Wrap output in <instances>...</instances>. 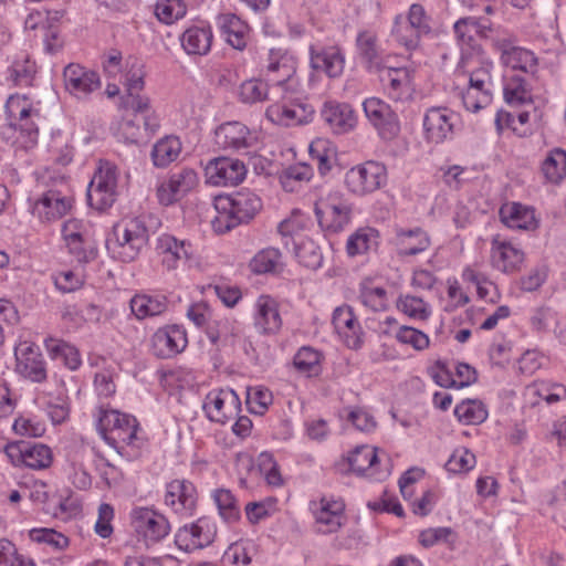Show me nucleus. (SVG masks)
<instances>
[{"instance_id":"obj_56","label":"nucleus","mask_w":566,"mask_h":566,"mask_svg":"<svg viewBox=\"0 0 566 566\" xmlns=\"http://www.w3.org/2000/svg\"><path fill=\"white\" fill-rule=\"evenodd\" d=\"M396 338L399 343L410 345L417 350H423L430 344L427 334L406 325L399 327L396 333Z\"/></svg>"},{"instance_id":"obj_22","label":"nucleus","mask_w":566,"mask_h":566,"mask_svg":"<svg viewBox=\"0 0 566 566\" xmlns=\"http://www.w3.org/2000/svg\"><path fill=\"white\" fill-rule=\"evenodd\" d=\"M525 403L535 407L541 400L553 405L566 399V387L549 379L535 380L526 386L524 391Z\"/></svg>"},{"instance_id":"obj_61","label":"nucleus","mask_w":566,"mask_h":566,"mask_svg":"<svg viewBox=\"0 0 566 566\" xmlns=\"http://www.w3.org/2000/svg\"><path fill=\"white\" fill-rule=\"evenodd\" d=\"M34 72V64L27 56H22L21 60L12 63L10 77L17 85L28 86L31 84Z\"/></svg>"},{"instance_id":"obj_15","label":"nucleus","mask_w":566,"mask_h":566,"mask_svg":"<svg viewBox=\"0 0 566 566\" xmlns=\"http://www.w3.org/2000/svg\"><path fill=\"white\" fill-rule=\"evenodd\" d=\"M186 332L174 325L159 328L151 336V352L158 358H171L187 346Z\"/></svg>"},{"instance_id":"obj_51","label":"nucleus","mask_w":566,"mask_h":566,"mask_svg":"<svg viewBox=\"0 0 566 566\" xmlns=\"http://www.w3.org/2000/svg\"><path fill=\"white\" fill-rule=\"evenodd\" d=\"M66 247L72 255L81 263H87L97 255L95 243L91 234L84 235L78 240L66 241Z\"/></svg>"},{"instance_id":"obj_48","label":"nucleus","mask_w":566,"mask_h":566,"mask_svg":"<svg viewBox=\"0 0 566 566\" xmlns=\"http://www.w3.org/2000/svg\"><path fill=\"white\" fill-rule=\"evenodd\" d=\"M126 86L128 96H133V93H139L144 88V77L146 72L144 70V63L137 59L129 56L126 61Z\"/></svg>"},{"instance_id":"obj_43","label":"nucleus","mask_w":566,"mask_h":566,"mask_svg":"<svg viewBox=\"0 0 566 566\" xmlns=\"http://www.w3.org/2000/svg\"><path fill=\"white\" fill-rule=\"evenodd\" d=\"M376 449L369 446L357 447L348 458V463L353 472L357 474L365 473L377 462Z\"/></svg>"},{"instance_id":"obj_49","label":"nucleus","mask_w":566,"mask_h":566,"mask_svg":"<svg viewBox=\"0 0 566 566\" xmlns=\"http://www.w3.org/2000/svg\"><path fill=\"white\" fill-rule=\"evenodd\" d=\"M180 154L181 144H154L150 157L155 167L166 168L176 161Z\"/></svg>"},{"instance_id":"obj_8","label":"nucleus","mask_w":566,"mask_h":566,"mask_svg":"<svg viewBox=\"0 0 566 566\" xmlns=\"http://www.w3.org/2000/svg\"><path fill=\"white\" fill-rule=\"evenodd\" d=\"M363 108L366 117L382 139L391 140L398 137L400 122L398 115L387 103L377 97H369L363 102Z\"/></svg>"},{"instance_id":"obj_62","label":"nucleus","mask_w":566,"mask_h":566,"mask_svg":"<svg viewBox=\"0 0 566 566\" xmlns=\"http://www.w3.org/2000/svg\"><path fill=\"white\" fill-rule=\"evenodd\" d=\"M29 535L33 542L46 543L57 549H63L69 545L67 537L53 528H33Z\"/></svg>"},{"instance_id":"obj_41","label":"nucleus","mask_w":566,"mask_h":566,"mask_svg":"<svg viewBox=\"0 0 566 566\" xmlns=\"http://www.w3.org/2000/svg\"><path fill=\"white\" fill-rule=\"evenodd\" d=\"M378 232L371 228L359 229L347 241V253L352 256L365 253L377 245Z\"/></svg>"},{"instance_id":"obj_45","label":"nucleus","mask_w":566,"mask_h":566,"mask_svg":"<svg viewBox=\"0 0 566 566\" xmlns=\"http://www.w3.org/2000/svg\"><path fill=\"white\" fill-rule=\"evenodd\" d=\"M397 307L410 318L426 321L430 316L428 304L420 297L401 295L397 301Z\"/></svg>"},{"instance_id":"obj_17","label":"nucleus","mask_w":566,"mask_h":566,"mask_svg":"<svg viewBox=\"0 0 566 566\" xmlns=\"http://www.w3.org/2000/svg\"><path fill=\"white\" fill-rule=\"evenodd\" d=\"M314 111L301 103H275L268 107L265 115L272 123L281 126H296L311 120Z\"/></svg>"},{"instance_id":"obj_60","label":"nucleus","mask_w":566,"mask_h":566,"mask_svg":"<svg viewBox=\"0 0 566 566\" xmlns=\"http://www.w3.org/2000/svg\"><path fill=\"white\" fill-rule=\"evenodd\" d=\"M530 118V115L527 112H521L516 116L499 111L497 112V129H503L504 127L511 128L513 132L516 133L517 137H525L526 136V128L518 129L517 124L522 127L527 124Z\"/></svg>"},{"instance_id":"obj_30","label":"nucleus","mask_w":566,"mask_h":566,"mask_svg":"<svg viewBox=\"0 0 566 566\" xmlns=\"http://www.w3.org/2000/svg\"><path fill=\"white\" fill-rule=\"evenodd\" d=\"M379 80L388 92V95L398 101L401 98L402 91L409 85V72L405 67H388L385 64L376 70Z\"/></svg>"},{"instance_id":"obj_54","label":"nucleus","mask_w":566,"mask_h":566,"mask_svg":"<svg viewBox=\"0 0 566 566\" xmlns=\"http://www.w3.org/2000/svg\"><path fill=\"white\" fill-rule=\"evenodd\" d=\"M10 117L17 118L19 123L28 118L40 117L39 111L32 109L25 96L11 95L6 104Z\"/></svg>"},{"instance_id":"obj_40","label":"nucleus","mask_w":566,"mask_h":566,"mask_svg":"<svg viewBox=\"0 0 566 566\" xmlns=\"http://www.w3.org/2000/svg\"><path fill=\"white\" fill-rule=\"evenodd\" d=\"M295 254L300 263L311 270L322 265L323 255L319 247L310 238H304L295 243Z\"/></svg>"},{"instance_id":"obj_42","label":"nucleus","mask_w":566,"mask_h":566,"mask_svg":"<svg viewBox=\"0 0 566 566\" xmlns=\"http://www.w3.org/2000/svg\"><path fill=\"white\" fill-rule=\"evenodd\" d=\"M24 451V465L31 469L41 470L51 465L53 457L51 449L41 443H27Z\"/></svg>"},{"instance_id":"obj_57","label":"nucleus","mask_w":566,"mask_h":566,"mask_svg":"<svg viewBox=\"0 0 566 566\" xmlns=\"http://www.w3.org/2000/svg\"><path fill=\"white\" fill-rule=\"evenodd\" d=\"M454 415L460 421L468 424L481 423L486 418V411L474 401H462L454 409Z\"/></svg>"},{"instance_id":"obj_39","label":"nucleus","mask_w":566,"mask_h":566,"mask_svg":"<svg viewBox=\"0 0 566 566\" xmlns=\"http://www.w3.org/2000/svg\"><path fill=\"white\" fill-rule=\"evenodd\" d=\"M497 269H501L505 273L517 271L524 260V253L512 243H497Z\"/></svg>"},{"instance_id":"obj_10","label":"nucleus","mask_w":566,"mask_h":566,"mask_svg":"<svg viewBox=\"0 0 566 566\" xmlns=\"http://www.w3.org/2000/svg\"><path fill=\"white\" fill-rule=\"evenodd\" d=\"M203 410L211 421L226 423L238 417L241 401L231 389L214 390L207 395Z\"/></svg>"},{"instance_id":"obj_26","label":"nucleus","mask_w":566,"mask_h":566,"mask_svg":"<svg viewBox=\"0 0 566 566\" xmlns=\"http://www.w3.org/2000/svg\"><path fill=\"white\" fill-rule=\"evenodd\" d=\"M423 127L430 142H443L452 137L453 125L444 108H430L424 115Z\"/></svg>"},{"instance_id":"obj_59","label":"nucleus","mask_w":566,"mask_h":566,"mask_svg":"<svg viewBox=\"0 0 566 566\" xmlns=\"http://www.w3.org/2000/svg\"><path fill=\"white\" fill-rule=\"evenodd\" d=\"M249 129L239 122H228L216 129V137L221 142H247Z\"/></svg>"},{"instance_id":"obj_33","label":"nucleus","mask_w":566,"mask_h":566,"mask_svg":"<svg viewBox=\"0 0 566 566\" xmlns=\"http://www.w3.org/2000/svg\"><path fill=\"white\" fill-rule=\"evenodd\" d=\"M44 345L53 359H61L71 370L77 369L81 365L80 353L73 345L52 337L46 338Z\"/></svg>"},{"instance_id":"obj_32","label":"nucleus","mask_w":566,"mask_h":566,"mask_svg":"<svg viewBox=\"0 0 566 566\" xmlns=\"http://www.w3.org/2000/svg\"><path fill=\"white\" fill-rule=\"evenodd\" d=\"M376 41V36L368 31L360 32L356 40L359 56L370 72L380 69L385 64L378 52Z\"/></svg>"},{"instance_id":"obj_47","label":"nucleus","mask_w":566,"mask_h":566,"mask_svg":"<svg viewBox=\"0 0 566 566\" xmlns=\"http://www.w3.org/2000/svg\"><path fill=\"white\" fill-rule=\"evenodd\" d=\"M281 253L275 248H266L254 255L250 262V269L253 273L264 274L273 272L279 264Z\"/></svg>"},{"instance_id":"obj_53","label":"nucleus","mask_w":566,"mask_h":566,"mask_svg":"<svg viewBox=\"0 0 566 566\" xmlns=\"http://www.w3.org/2000/svg\"><path fill=\"white\" fill-rule=\"evenodd\" d=\"M155 12L159 21L170 24L186 15L187 6L184 0H167L157 3Z\"/></svg>"},{"instance_id":"obj_2","label":"nucleus","mask_w":566,"mask_h":566,"mask_svg":"<svg viewBox=\"0 0 566 566\" xmlns=\"http://www.w3.org/2000/svg\"><path fill=\"white\" fill-rule=\"evenodd\" d=\"M149 239L148 229L139 218L124 220L113 228V238L107 240L112 255L123 262L134 261Z\"/></svg>"},{"instance_id":"obj_5","label":"nucleus","mask_w":566,"mask_h":566,"mask_svg":"<svg viewBox=\"0 0 566 566\" xmlns=\"http://www.w3.org/2000/svg\"><path fill=\"white\" fill-rule=\"evenodd\" d=\"M116 166L107 160H99L98 168L88 185V205L99 211L112 207L116 200Z\"/></svg>"},{"instance_id":"obj_9","label":"nucleus","mask_w":566,"mask_h":566,"mask_svg":"<svg viewBox=\"0 0 566 566\" xmlns=\"http://www.w3.org/2000/svg\"><path fill=\"white\" fill-rule=\"evenodd\" d=\"M216 535L214 523L208 517H200L197 522L180 527L175 535V543L180 549L192 552L209 546Z\"/></svg>"},{"instance_id":"obj_19","label":"nucleus","mask_w":566,"mask_h":566,"mask_svg":"<svg viewBox=\"0 0 566 566\" xmlns=\"http://www.w3.org/2000/svg\"><path fill=\"white\" fill-rule=\"evenodd\" d=\"M73 199L57 190H48L32 207V213L42 221H53L62 218L72 208Z\"/></svg>"},{"instance_id":"obj_35","label":"nucleus","mask_w":566,"mask_h":566,"mask_svg":"<svg viewBox=\"0 0 566 566\" xmlns=\"http://www.w3.org/2000/svg\"><path fill=\"white\" fill-rule=\"evenodd\" d=\"M167 308V302L164 296L135 295L130 300L132 313L138 318L157 316Z\"/></svg>"},{"instance_id":"obj_4","label":"nucleus","mask_w":566,"mask_h":566,"mask_svg":"<svg viewBox=\"0 0 566 566\" xmlns=\"http://www.w3.org/2000/svg\"><path fill=\"white\" fill-rule=\"evenodd\" d=\"M296 65L287 55H276L271 52L265 65V76L270 82L271 94L286 99L296 92L300 83L295 77Z\"/></svg>"},{"instance_id":"obj_64","label":"nucleus","mask_w":566,"mask_h":566,"mask_svg":"<svg viewBox=\"0 0 566 566\" xmlns=\"http://www.w3.org/2000/svg\"><path fill=\"white\" fill-rule=\"evenodd\" d=\"M259 467L265 474V480L269 485L280 486L283 483L281 473L276 463L273 460L272 454L263 452L259 455Z\"/></svg>"},{"instance_id":"obj_52","label":"nucleus","mask_w":566,"mask_h":566,"mask_svg":"<svg viewBox=\"0 0 566 566\" xmlns=\"http://www.w3.org/2000/svg\"><path fill=\"white\" fill-rule=\"evenodd\" d=\"M270 85L259 80H249L239 87V97L243 103L262 102L268 97Z\"/></svg>"},{"instance_id":"obj_63","label":"nucleus","mask_w":566,"mask_h":566,"mask_svg":"<svg viewBox=\"0 0 566 566\" xmlns=\"http://www.w3.org/2000/svg\"><path fill=\"white\" fill-rule=\"evenodd\" d=\"M359 298L365 306L375 312L387 307V292L382 287H363Z\"/></svg>"},{"instance_id":"obj_31","label":"nucleus","mask_w":566,"mask_h":566,"mask_svg":"<svg viewBox=\"0 0 566 566\" xmlns=\"http://www.w3.org/2000/svg\"><path fill=\"white\" fill-rule=\"evenodd\" d=\"M321 509L316 513V523L319 532L324 534L334 533L340 528L344 521V504L339 501H321Z\"/></svg>"},{"instance_id":"obj_24","label":"nucleus","mask_w":566,"mask_h":566,"mask_svg":"<svg viewBox=\"0 0 566 566\" xmlns=\"http://www.w3.org/2000/svg\"><path fill=\"white\" fill-rule=\"evenodd\" d=\"M165 503L176 513L191 512L196 505V490L192 483L174 480L167 484Z\"/></svg>"},{"instance_id":"obj_21","label":"nucleus","mask_w":566,"mask_h":566,"mask_svg":"<svg viewBox=\"0 0 566 566\" xmlns=\"http://www.w3.org/2000/svg\"><path fill=\"white\" fill-rule=\"evenodd\" d=\"M332 323L348 348L358 349L361 346L363 332L352 307H337L333 313Z\"/></svg>"},{"instance_id":"obj_18","label":"nucleus","mask_w":566,"mask_h":566,"mask_svg":"<svg viewBox=\"0 0 566 566\" xmlns=\"http://www.w3.org/2000/svg\"><path fill=\"white\" fill-rule=\"evenodd\" d=\"M321 115L337 135L349 133L357 125V115L352 105L347 103L325 102Z\"/></svg>"},{"instance_id":"obj_6","label":"nucleus","mask_w":566,"mask_h":566,"mask_svg":"<svg viewBox=\"0 0 566 566\" xmlns=\"http://www.w3.org/2000/svg\"><path fill=\"white\" fill-rule=\"evenodd\" d=\"M386 167L377 161H366L347 171L345 182L356 195L376 191L386 184Z\"/></svg>"},{"instance_id":"obj_16","label":"nucleus","mask_w":566,"mask_h":566,"mask_svg":"<svg viewBox=\"0 0 566 566\" xmlns=\"http://www.w3.org/2000/svg\"><path fill=\"white\" fill-rule=\"evenodd\" d=\"M501 222L509 229L536 231L539 227V219L535 209L520 202H505L499 210Z\"/></svg>"},{"instance_id":"obj_7","label":"nucleus","mask_w":566,"mask_h":566,"mask_svg":"<svg viewBox=\"0 0 566 566\" xmlns=\"http://www.w3.org/2000/svg\"><path fill=\"white\" fill-rule=\"evenodd\" d=\"M132 525L146 546L154 545L166 537L170 531L167 518L148 507H136L130 513Z\"/></svg>"},{"instance_id":"obj_11","label":"nucleus","mask_w":566,"mask_h":566,"mask_svg":"<svg viewBox=\"0 0 566 566\" xmlns=\"http://www.w3.org/2000/svg\"><path fill=\"white\" fill-rule=\"evenodd\" d=\"M245 175V165L237 158H214L206 167L207 182L212 186H237L243 181Z\"/></svg>"},{"instance_id":"obj_23","label":"nucleus","mask_w":566,"mask_h":566,"mask_svg":"<svg viewBox=\"0 0 566 566\" xmlns=\"http://www.w3.org/2000/svg\"><path fill=\"white\" fill-rule=\"evenodd\" d=\"M65 87L74 95H87L99 87V76L80 64L71 63L63 72Z\"/></svg>"},{"instance_id":"obj_34","label":"nucleus","mask_w":566,"mask_h":566,"mask_svg":"<svg viewBox=\"0 0 566 566\" xmlns=\"http://www.w3.org/2000/svg\"><path fill=\"white\" fill-rule=\"evenodd\" d=\"M219 21L221 32L227 36L228 43L237 50H243L245 48L247 24L235 14H223L219 18Z\"/></svg>"},{"instance_id":"obj_1","label":"nucleus","mask_w":566,"mask_h":566,"mask_svg":"<svg viewBox=\"0 0 566 566\" xmlns=\"http://www.w3.org/2000/svg\"><path fill=\"white\" fill-rule=\"evenodd\" d=\"M261 208L260 197L248 189L221 197L216 203L218 213L211 221L212 229L216 233H226L239 224L250 222Z\"/></svg>"},{"instance_id":"obj_37","label":"nucleus","mask_w":566,"mask_h":566,"mask_svg":"<svg viewBox=\"0 0 566 566\" xmlns=\"http://www.w3.org/2000/svg\"><path fill=\"white\" fill-rule=\"evenodd\" d=\"M542 171L547 181L558 184L566 177V151L555 148L545 158Z\"/></svg>"},{"instance_id":"obj_46","label":"nucleus","mask_w":566,"mask_h":566,"mask_svg":"<svg viewBox=\"0 0 566 566\" xmlns=\"http://www.w3.org/2000/svg\"><path fill=\"white\" fill-rule=\"evenodd\" d=\"M308 151L313 159L317 160V167L322 175L329 172L334 165L337 164V151L326 144H308Z\"/></svg>"},{"instance_id":"obj_38","label":"nucleus","mask_w":566,"mask_h":566,"mask_svg":"<svg viewBox=\"0 0 566 566\" xmlns=\"http://www.w3.org/2000/svg\"><path fill=\"white\" fill-rule=\"evenodd\" d=\"M322 354L312 347H302L293 358L296 370L307 377L318 376L321 373Z\"/></svg>"},{"instance_id":"obj_29","label":"nucleus","mask_w":566,"mask_h":566,"mask_svg":"<svg viewBox=\"0 0 566 566\" xmlns=\"http://www.w3.org/2000/svg\"><path fill=\"white\" fill-rule=\"evenodd\" d=\"M313 178V169L306 164L291 165L281 170L279 181L286 192H298Z\"/></svg>"},{"instance_id":"obj_20","label":"nucleus","mask_w":566,"mask_h":566,"mask_svg":"<svg viewBox=\"0 0 566 566\" xmlns=\"http://www.w3.org/2000/svg\"><path fill=\"white\" fill-rule=\"evenodd\" d=\"M103 430H109L113 439L130 444L136 439L138 422L135 417L117 410L104 411L99 418Z\"/></svg>"},{"instance_id":"obj_50","label":"nucleus","mask_w":566,"mask_h":566,"mask_svg":"<svg viewBox=\"0 0 566 566\" xmlns=\"http://www.w3.org/2000/svg\"><path fill=\"white\" fill-rule=\"evenodd\" d=\"M421 35L423 34L420 31L406 21H400L399 18L396 19L392 36L407 50H415L419 45Z\"/></svg>"},{"instance_id":"obj_3","label":"nucleus","mask_w":566,"mask_h":566,"mask_svg":"<svg viewBox=\"0 0 566 566\" xmlns=\"http://www.w3.org/2000/svg\"><path fill=\"white\" fill-rule=\"evenodd\" d=\"M314 212L323 230L339 232L349 223L353 207L342 192L331 191L315 201Z\"/></svg>"},{"instance_id":"obj_25","label":"nucleus","mask_w":566,"mask_h":566,"mask_svg":"<svg viewBox=\"0 0 566 566\" xmlns=\"http://www.w3.org/2000/svg\"><path fill=\"white\" fill-rule=\"evenodd\" d=\"M311 66L315 71L324 72L328 77H338L344 71L345 59L340 50L337 48L315 51L312 46Z\"/></svg>"},{"instance_id":"obj_12","label":"nucleus","mask_w":566,"mask_h":566,"mask_svg":"<svg viewBox=\"0 0 566 566\" xmlns=\"http://www.w3.org/2000/svg\"><path fill=\"white\" fill-rule=\"evenodd\" d=\"M198 184V175L191 168H184L178 172L171 174L169 178L160 182L156 190L158 202L163 206H170L188 192Z\"/></svg>"},{"instance_id":"obj_27","label":"nucleus","mask_w":566,"mask_h":566,"mask_svg":"<svg viewBox=\"0 0 566 566\" xmlns=\"http://www.w3.org/2000/svg\"><path fill=\"white\" fill-rule=\"evenodd\" d=\"M210 27L192 25L180 36L181 46L188 55H206L210 52L212 43Z\"/></svg>"},{"instance_id":"obj_36","label":"nucleus","mask_w":566,"mask_h":566,"mask_svg":"<svg viewBox=\"0 0 566 566\" xmlns=\"http://www.w3.org/2000/svg\"><path fill=\"white\" fill-rule=\"evenodd\" d=\"M503 95L509 105H521L531 99L525 80L520 74L503 75Z\"/></svg>"},{"instance_id":"obj_14","label":"nucleus","mask_w":566,"mask_h":566,"mask_svg":"<svg viewBox=\"0 0 566 566\" xmlns=\"http://www.w3.org/2000/svg\"><path fill=\"white\" fill-rule=\"evenodd\" d=\"M17 371L33 382H43L48 377L46 366L40 348L32 343H21L15 348Z\"/></svg>"},{"instance_id":"obj_58","label":"nucleus","mask_w":566,"mask_h":566,"mask_svg":"<svg viewBox=\"0 0 566 566\" xmlns=\"http://www.w3.org/2000/svg\"><path fill=\"white\" fill-rule=\"evenodd\" d=\"M190 243L186 241H179L175 237L169 234H163L158 238L157 250L161 254H174L177 258H189L190 256Z\"/></svg>"},{"instance_id":"obj_55","label":"nucleus","mask_w":566,"mask_h":566,"mask_svg":"<svg viewBox=\"0 0 566 566\" xmlns=\"http://www.w3.org/2000/svg\"><path fill=\"white\" fill-rule=\"evenodd\" d=\"M474 465L475 455L467 448H459L453 451L444 467L451 473H465Z\"/></svg>"},{"instance_id":"obj_44","label":"nucleus","mask_w":566,"mask_h":566,"mask_svg":"<svg viewBox=\"0 0 566 566\" xmlns=\"http://www.w3.org/2000/svg\"><path fill=\"white\" fill-rule=\"evenodd\" d=\"M213 499L221 517L226 522L232 523L239 520L240 510L238 507L237 500L229 490H217L213 494Z\"/></svg>"},{"instance_id":"obj_13","label":"nucleus","mask_w":566,"mask_h":566,"mask_svg":"<svg viewBox=\"0 0 566 566\" xmlns=\"http://www.w3.org/2000/svg\"><path fill=\"white\" fill-rule=\"evenodd\" d=\"M497 51L502 65L511 71L534 73L537 66L535 54L520 45L514 36L501 38L497 40Z\"/></svg>"},{"instance_id":"obj_28","label":"nucleus","mask_w":566,"mask_h":566,"mask_svg":"<svg viewBox=\"0 0 566 566\" xmlns=\"http://www.w3.org/2000/svg\"><path fill=\"white\" fill-rule=\"evenodd\" d=\"M255 306V326L265 334L277 332L282 325V319L276 302L269 295H261Z\"/></svg>"}]
</instances>
